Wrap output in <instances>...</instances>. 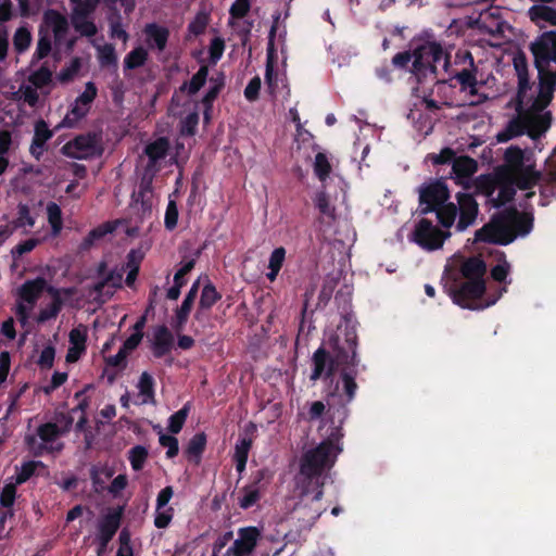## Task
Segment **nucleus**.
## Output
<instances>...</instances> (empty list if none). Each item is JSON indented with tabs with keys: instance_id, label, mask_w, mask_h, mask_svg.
Wrapping results in <instances>:
<instances>
[{
	"instance_id": "f257e3e1",
	"label": "nucleus",
	"mask_w": 556,
	"mask_h": 556,
	"mask_svg": "<svg viewBox=\"0 0 556 556\" xmlns=\"http://www.w3.org/2000/svg\"><path fill=\"white\" fill-rule=\"evenodd\" d=\"M323 435H327V439L303 452L300 470L294 478L293 493L299 501L294 504L293 510L307 528L312 527L325 510L320 500L326 472L333 466L342 451L340 426L333 427L329 433L327 430L324 431Z\"/></svg>"
},
{
	"instance_id": "f03ea898",
	"label": "nucleus",
	"mask_w": 556,
	"mask_h": 556,
	"mask_svg": "<svg viewBox=\"0 0 556 556\" xmlns=\"http://www.w3.org/2000/svg\"><path fill=\"white\" fill-rule=\"evenodd\" d=\"M312 361L314 369L311 380L313 381L323 376L331 377L339 366L345 365L348 367L342 370L331 396H338L341 405L350 403L354 399L357 389L356 372L350 369L358 363L356 359L355 328L348 320H343L337 327L334 333L326 334L323 346L315 351Z\"/></svg>"
},
{
	"instance_id": "7ed1b4c3",
	"label": "nucleus",
	"mask_w": 556,
	"mask_h": 556,
	"mask_svg": "<svg viewBox=\"0 0 556 556\" xmlns=\"http://www.w3.org/2000/svg\"><path fill=\"white\" fill-rule=\"evenodd\" d=\"M535 65L539 71V92L531 108L522 116L528 136L536 139L543 136L551 126L552 116L546 106L553 98L556 87V74L547 71L551 62L556 63V33L542 34L532 45Z\"/></svg>"
},
{
	"instance_id": "20e7f679",
	"label": "nucleus",
	"mask_w": 556,
	"mask_h": 556,
	"mask_svg": "<svg viewBox=\"0 0 556 556\" xmlns=\"http://www.w3.org/2000/svg\"><path fill=\"white\" fill-rule=\"evenodd\" d=\"M541 174L535 169L534 155L529 150L511 146L506 149L504 164L495 174L485 177L481 186H485V193L500 206L513 199L516 188L520 190L532 189L539 182Z\"/></svg>"
},
{
	"instance_id": "39448f33",
	"label": "nucleus",
	"mask_w": 556,
	"mask_h": 556,
	"mask_svg": "<svg viewBox=\"0 0 556 556\" xmlns=\"http://www.w3.org/2000/svg\"><path fill=\"white\" fill-rule=\"evenodd\" d=\"M446 277L454 280L450 287V293L455 304L470 309H482L493 305L501 293L492 299H482L485 290V264L479 257H470L466 261L459 255H454L447 262Z\"/></svg>"
},
{
	"instance_id": "423d86ee",
	"label": "nucleus",
	"mask_w": 556,
	"mask_h": 556,
	"mask_svg": "<svg viewBox=\"0 0 556 556\" xmlns=\"http://www.w3.org/2000/svg\"><path fill=\"white\" fill-rule=\"evenodd\" d=\"M448 199L450 191L442 180L430 181L419 188V201L424 213L434 211L443 228H451L459 215L456 228L458 231L466 230L475 223L478 215L476 200L468 193H458V206H456L447 202Z\"/></svg>"
},
{
	"instance_id": "0eeeda50",
	"label": "nucleus",
	"mask_w": 556,
	"mask_h": 556,
	"mask_svg": "<svg viewBox=\"0 0 556 556\" xmlns=\"http://www.w3.org/2000/svg\"><path fill=\"white\" fill-rule=\"evenodd\" d=\"M140 262L141 256L131 251L125 265L109 268L105 263H101L94 277L83 280L76 286L83 295V301L105 302L116 290L122 288L124 274H126L127 286H132L139 271Z\"/></svg>"
},
{
	"instance_id": "6e6552de",
	"label": "nucleus",
	"mask_w": 556,
	"mask_h": 556,
	"mask_svg": "<svg viewBox=\"0 0 556 556\" xmlns=\"http://www.w3.org/2000/svg\"><path fill=\"white\" fill-rule=\"evenodd\" d=\"M531 229L532 217L530 214L506 210L478 230L475 241L508 244L518 236H527Z\"/></svg>"
},
{
	"instance_id": "1a4fd4ad",
	"label": "nucleus",
	"mask_w": 556,
	"mask_h": 556,
	"mask_svg": "<svg viewBox=\"0 0 556 556\" xmlns=\"http://www.w3.org/2000/svg\"><path fill=\"white\" fill-rule=\"evenodd\" d=\"M412 62V72L418 80L430 77L434 80V73L439 66L446 70L447 59L442 48L435 42H426L413 53H397L393 58V64L399 67Z\"/></svg>"
},
{
	"instance_id": "9d476101",
	"label": "nucleus",
	"mask_w": 556,
	"mask_h": 556,
	"mask_svg": "<svg viewBox=\"0 0 556 556\" xmlns=\"http://www.w3.org/2000/svg\"><path fill=\"white\" fill-rule=\"evenodd\" d=\"M79 292L80 291L76 286L61 289L49 287V302L45 303L39 308L38 313L33 316L31 319L36 320L39 324H43L46 321L56 318L63 305L72 307L81 306L84 301L83 295Z\"/></svg>"
},
{
	"instance_id": "9b49d317",
	"label": "nucleus",
	"mask_w": 556,
	"mask_h": 556,
	"mask_svg": "<svg viewBox=\"0 0 556 556\" xmlns=\"http://www.w3.org/2000/svg\"><path fill=\"white\" fill-rule=\"evenodd\" d=\"M48 288L43 278L27 280L21 286L17 292L15 313L22 326H27L33 318L37 301L45 290L48 291Z\"/></svg>"
},
{
	"instance_id": "f8f14e48",
	"label": "nucleus",
	"mask_w": 556,
	"mask_h": 556,
	"mask_svg": "<svg viewBox=\"0 0 556 556\" xmlns=\"http://www.w3.org/2000/svg\"><path fill=\"white\" fill-rule=\"evenodd\" d=\"M525 66L526 64L522 58L515 59V67L519 74L518 104L521 110L525 109V112L520 114L519 119L511 121L504 131L497 134L496 138L497 141L500 142H506L509 139L520 136L525 132L528 135L527 127L522 122V116L531 108L532 103L530 104V99H528L527 97L528 80L522 74V70Z\"/></svg>"
},
{
	"instance_id": "ddd939ff",
	"label": "nucleus",
	"mask_w": 556,
	"mask_h": 556,
	"mask_svg": "<svg viewBox=\"0 0 556 556\" xmlns=\"http://www.w3.org/2000/svg\"><path fill=\"white\" fill-rule=\"evenodd\" d=\"M450 228L442 230L427 218H421L410 235V240L426 251H435L451 237Z\"/></svg>"
},
{
	"instance_id": "4468645a",
	"label": "nucleus",
	"mask_w": 556,
	"mask_h": 556,
	"mask_svg": "<svg viewBox=\"0 0 556 556\" xmlns=\"http://www.w3.org/2000/svg\"><path fill=\"white\" fill-rule=\"evenodd\" d=\"M478 28L488 36L484 40L492 47H498L503 43L506 31H509V25L501 17L498 9H489L482 12L477 22Z\"/></svg>"
},
{
	"instance_id": "2eb2a0df",
	"label": "nucleus",
	"mask_w": 556,
	"mask_h": 556,
	"mask_svg": "<svg viewBox=\"0 0 556 556\" xmlns=\"http://www.w3.org/2000/svg\"><path fill=\"white\" fill-rule=\"evenodd\" d=\"M286 63L280 60L274 49L273 38L270 37L267 48V63L265 80L269 92L276 96L281 89L286 88Z\"/></svg>"
},
{
	"instance_id": "dca6fc26",
	"label": "nucleus",
	"mask_w": 556,
	"mask_h": 556,
	"mask_svg": "<svg viewBox=\"0 0 556 556\" xmlns=\"http://www.w3.org/2000/svg\"><path fill=\"white\" fill-rule=\"evenodd\" d=\"M64 431L66 429L60 430L53 424L43 425L38 429L37 437L27 439L29 448L35 453L60 451L62 443L59 439Z\"/></svg>"
},
{
	"instance_id": "f3484780",
	"label": "nucleus",
	"mask_w": 556,
	"mask_h": 556,
	"mask_svg": "<svg viewBox=\"0 0 556 556\" xmlns=\"http://www.w3.org/2000/svg\"><path fill=\"white\" fill-rule=\"evenodd\" d=\"M101 151L100 139L96 135L78 136L62 148L64 155L78 160L98 155Z\"/></svg>"
},
{
	"instance_id": "a211bd4d",
	"label": "nucleus",
	"mask_w": 556,
	"mask_h": 556,
	"mask_svg": "<svg viewBox=\"0 0 556 556\" xmlns=\"http://www.w3.org/2000/svg\"><path fill=\"white\" fill-rule=\"evenodd\" d=\"M97 96V88L93 83H87L85 90L74 101L70 112L63 118L61 125L65 127L75 126L83 117L87 115L91 103Z\"/></svg>"
},
{
	"instance_id": "6ab92c4d",
	"label": "nucleus",
	"mask_w": 556,
	"mask_h": 556,
	"mask_svg": "<svg viewBox=\"0 0 556 556\" xmlns=\"http://www.w3.org/2000/svg\"><path fill=\"white\" fill-rule=\"evenodd\" d=\"M260 532L254 527L242 528L238 532V538L227 549V556H249L254 549Z\"/></svg>"
},
{
	"instance_id": "aec40b11",
	"label": "nucleus",
	"mask_w": 556,
	"mask_h": 556,
	"mask_svg": "<svg viewBox=\"0 0 556 556\" xmlns=\"http://www.w3.org/2000/svg\"><path fill=\"white\" fill-rule=\"evenodd\" d=\"M153 173L146 172L138 189L132 193V206L146 212L153 205V191L151 188Z\"/></svg>"
},
{
	"instance_id": "412c9836",
	"label": "nucleus",
	"mask_w": 556,
	"mask_h": 556,
	"mask_svg": "<svg viewBox=\"0 0 556 556\" xmlns=\"http://www.w3.org/2000/svg\"><path fill=\"white\" fill-rule=\"evenodd\" d=\"M87 328L85 326H77L72 329L68 336L70 346L66 353V363L77 362L86 352Z\"/></svg>"
},
{
	"instance_id": "4be33fe9",
	"label": "nucleus",
	"mask_w": 556,
	"mask_h": 556,
	"mask_svg": "<svg viewBox=\"0 0 556 556\" xmlns=\"http://www.w3.org/2000/svg\"><path fill=\"white\" fill-rule=\"evenodd\" d=\"M15 493V485L12 482H7L0 493V540L7 536L9 532L4 527V522L7 518L12 516Z\"/></svg>"
},
{
	"instance_id": "5701e85b",
	"label": "nucleus",
	"mask_w": 556,
	"mask_h": 556,
	"mask_svg": "<svg viewBox=\"0 0 556 556\" xmlns=\"http://www.w3.org/2000/svg\"><path fill=\"white\" fill-rule=\"evenodd\" d=\"M121 510H110L99 522L98 540L100 541L102 548H105L106 544L117 531L121 523Z\"/></svg>"
},
{
	"instance_id": "b1692460",
	"label": "nucleus",
	"mask_w": 556,
	"mask_h": 556,
	"mask_svg": "<svg viewBox=\"0 0 556 556\" xmlns=\"http://www.w3.org/2000/svg\"><path fill=\"white\" fill-rule=\"evenodd\" d=\"M67 20L54 10L47 11L43 16L41 31L52 33L55 41L64 39L67 31Z\"/></svg>"
},
{
	"instance_id": "393cba45",
	"label": "nucleus",
	"mask_w": 556,
	"mask_h": 556,
	"mask_svg": "<svg viewBox=\"0 0 556 556\" xmlns=\"http://www.w3.org/2000/svg\"><path fill=\"white\" fill-rule=\"evenodd\" d=\"M167 151L168 141L165 138H159L147 144L144 150L147 156L149 157L147 172L154 174L156 172L155 163L159 160L163 159L166 155Z\"/></svg>"
},
{
	"instance_id": "a878e982",
	"label": "nucleus",
	"mask_w": 556,
	"mask_h": 556,
	"mask_svg": "<svg viewBox=\"0 0 556 556\" xmlns=\"http://www.w3.org/2000/svg\"><path fill=\"white\" fill-rule=\"evenodd\" d=\"M529 16L540 28L548 25L556 26V9L546 5H533L529 9Z\"/></svg>"
},
{
	"instance_id": "bb28decb",
	"label": "nucleus",
	"mask_w": 556,
	"mask_h": 556,
	"mask_svg": "<svg viewBox=\"0 0 556 556\" xmlns=\"http://www.w3.org/2000/svg\"><path fill=\"white\" fill-rule=\"evenodd\" d=\"M154 382L148 372H142L137 383L138 394L134 400L137 405H146L154 403Z\"/></svg>"
},
{
	"instance_id": "cd10ccee",
	"label": "nucleus",
	"mask_w": 556,
	"mask_h": 556,
	"mask_svg": "<svg viewBox=\"0 0 556 556\" xmlns=\"http://www.w3.org/2000/svg\"><path fill=\"white\" fill-rule=\"evenodd\" d=\"M52 137V131L43 121L35 125L34 140L30 146V153L37 159L42 154L45 143Z\"/></svg>"
},
{
	"instance_id": "c85d7f7f",
	"label": "nucleus",
	"mask_w": 556,
	"mask_h": 556,
	"mask_svg": "<svg viewBox=\"0 0 556 556\" xmlns=\"http://www.w3.org/2000/svg\"><path fill=\"white\" fill-rule=\"evenodd\" d=\"M198 283V281L193 283L188 294L186 295L181 306L176 312L175 328L177 330H180L188 319L189 313L197 296Z\"/></svg>"
},
{
	"instance_id": "c756f323",
	"label": "nucleus",
	"mask_w": 556,
	"mask_h": 556,
	"mask_svg": "<svg viewBox=\"0 0 556 556\" xmlns=\"http://www.w3.org/2000/svg\"><path fill=\"white\" fill-rule=\"evenodd\" d=\"M455 79L456 81L459 84L460 86V91L465 94V96H472V97H477V99H472L469 101V104H477L481 101L480 97L476 94L477 90H476V85H477V80H476V77L472 75L471 72L467 71V70H464L462 72H459L456 76H455Z\"/></svg>"
},
{
	"instance_id": "7c9ffc66",
	"label": "nucleus",
	"mask_w": 556,
	"mask_h": 556,
	"mask_svg": "<svg viewBox=\"0 0 556 556\" xmlns=\"http://www.w3.org/2000/svg\"><path fill=\"white\" fill-rule=\"evenodd\" d=\"M114 473L115 470L106 464L94 466L91 471L94 490L97 492H102L108 488L109 480L113 477Z\"/></svg>"
},
{
	"instance_id": "2f4dec72",
	"label": "nucleus",
	"mask_w": 556,
	"mask_h": 556,
	"mask_svg": "<svg viewBox=\"0 0 556 556\" xmlns=\"http://www.w3.org/2000/svg\"><path fill=\"white\" fill-rule=\"evenodd\" d=\"M146 35L148 37V43L151 48H157L160 51L166 46L168 31L164 27L150 24L146 27Z\"/></svg>"
},
{
	"instance_id": "473e14b6",
	"label": "nucleus",
	"mask_w": 556,
	"mask_h": 556,
	"mask_svg": "<svg viewBox=\"0 0 556 556\" xmlns=\"http://www.w3.org/2000/svg\"><path fill=\"white\" fill-rule=\"evenodd\" d=\"M477 170V162L470 157L462 156L453 162V173L463 184V179L470 177Z\"/></svg>"
},
{
	"instance_id": "72a5a7b5",
	"label": "nucleus",
	"mask_w": 556,
	"mask_h": 556,
	"mask_svg": "<svg viewBox=\"0 0 556 556\" xmlns=\"http://www.w3.org/2000/svg\"><path fill=\"white\" fill-rule=\"evenodd\" d=\"M261 497V486L258 483H253L244 486L238 497L239 506L243 509H248L254 506Z\"/></svg>"
},
{
	"instance_id": "f704fd0d",
	"label": "nucleus",
	"mask_w": 556,
	"mask_h": 556,
	"mask_svg": "<svg viewBox=\"0 0 556 556\" xmlns=\"http://www.w3.org/2000/svg\"><path fill=\"white\" fill-rule=\"evenodd\" d=\"M89 14L73 11L72 22L77 31L81 35L91 37L97 33V27L92 21L88 18Z\"/></svg>"
},
{
	"instance_id": "c9c22d12",
	"label": "nucleus",
	"mask_w": 556,
	"mask_h": 556,
	"mask_svg": "<svg viewBox=\"0 0 556 556\" xmlns=\"http://www.w3.org/2000/svg\"><path fill=\"white\" fill-rule=\"evenodd\" d=\"M251 445H252V441L248 438L240 439L236 444L235 460H236L237 470L239 472H242L245 468Z\"/></svg>"
},
{
	"instance_id": "e433bc0d",
	"label": "nucleus",
	"mask_w": 556,
	"mask_h": 556,
	"mask_svg": "<svg viewBox=\"0 0 556 556\" xmlns=\"http://www.w3.org/2000/svg\"><path fill=\"white\" fill-rule=\"evenodd\" d=\"M142 339V332H134L124 343L123 348L118 351V353L111 357L110 363L114 366L118 365L126 355L135 350Z\"/></svg>"
},
{
	"instance_id": "4c0bfd02",
	"label": "nucleus",
	"mask_w": 556,
	"mask_h": 556,
	"mask_svg": "<svg viewBox=\"0 0 556 556\" xmlns=\"http://www.w3.org/2000/svg\"><path fill=\"white\" fill-rule=\"evenodd\" d=\"M47 217L51 226L52 233L54 236L59 235L63 227L62 212L60 206L55 203H49L47 205Z\"/></svg>"
},
{
	"instance_id": "58836bf2",
	"label": "nucleus",
	"mask_w": 556,
	"mask_h": 556,
	"mask_svg": "<svg viewBox=\"0 0 556 556\" xmlns=\"http://www.w3.org/2000/svg\"><path fill=\"white\" fill-rule=\"evenodd\" d=\"M206 444V438L203 433H197L191 438L187 447V455L189 458L198 462Z\"/></svg>"
},
{
	"instance_id": "ea45409f",
	"label": "nucleus",
	"mask_w": 556,
	"mask_h": 556,
	"mask_svg": "<svg viewBox=\"0 0 556 556\" xmlns=\"http://www.w3.org/2000/svg\"><path fill=\"white\" fill-rule=\"evenodd\" d=\"M331 172V164L325 153H317L314 161V173L319 180L324 181Z\"/></svg>"
},
{
	"instance_id": "a19ab883",
	"label": "nucleus",
	"mask_w": 556,
	"mask_h": 556,
	"mask_svg": "<svg viewBox=\"0 0 556 556\" xmlns=\"http://www.w3.org/2000/svg\"><path fill=\"white\" fill-rule=\"evenodd\" d=\"M35 225V218L30 214L29 208L25 204H20L15 219V227L24 230L30 229Z\"/></svg>"
},
{
	"instance_id": "79ce46f5",
	"label": "nucleus",
	"mask_w": 556,
	"mask_h": 556,
	"mask_svg": "<svg viewBox=\"0 0 556 556\" xmlns=\"http://www.w3.org/2000/svg\"><path fill=\"white\" fill-rule=\"evenodd\" d=\"M174 517V508L173 507H155L154 511V526L157 529L167 528Z\"/></svg>"
},
{
	"instance_id": "37998d69",
	"label": "nucleus",
	"mask_w": 556,
	"mask_h": 556,
	"mask_svg": "<svg viewBox=\"0 0 556 556\" xmlns=\"http://www.w3.org/2000/svg\"><path fill=\"white\" fill-rule=\"evenodd\" d=\"M219 299V294L216 291L215 287L211 283H207L203 287L201 298H200V308L208 309L211 308Z\"/></svg>"
},
{
	"instance_id": "c03bdc74",
	"label": "nucleus",
	"mask_w": 556,
	"mask_h": 556,
	"mask_svg": "<svg viewBox=\"0 0 556 556\" xmlns=\"http://www.w3.org/2000/svg\"><path fill=\"white\" fill-rule=\"evenodd\" d=\"M148 457V451L143 446H135L129 451V462L134 470H140Z\"/></svg>"
},
{
	"instance_id": "a18cd8bd",
	"label": "nucleus",
	"mask_w": 556,
	"mask_h": 556,
	"mask_svg": "<svg viewBox=\"0 0 556 556\" xmlns=\"http://www.w3.org/2000/svg\"><path fill=\"white\" fill-rule=\"evenodd\" d=\"M315 206L318 211L328 217H333L334 208L325 191H319L314 198Z\"/></svg>"
},
{
	"instance_id": "49530a36",
	"label": "nucleus",
	"mask_w": 556,
	"mask_h": 556,
	"mask_svg": "<svg viewBox=\"0 0 556 556\" xmlns=\"http://www.w3.org/2000/svg\"><path fill=\"white\" fill-rule=\"evenodd\" d=\"M147 55V50L142 47H138L127 54L125 58V65L128 68L138 67L144 63Z\"/></svg>"
},
{
	"instance_id": "de8ad7c7",
	"label": "nucleus",
	"mask_w": 556,
	"mask_h": 556,
	"mask_svg": "<svg viewBox=\"0 0 556 556\" xmlns=\"http://www.w3.org/2000/svg\"><path fill=\"white\" fill-rule=\"evenodd\" d=\"M30 41H31V35L27 28L21 27L16 30V33L14 35L13 43H14V48L17 51H20V52L25 51L29 47Z\"/></svg>"
},
{
	"instance_id": "09e8293b",
	"label": "nucleus",
	"mask_w": 556,
	"mask_h": 556,
	"mask_svg": "<svg viewBox=\"0 0 556 556\" xmlns=\"http://www.w3.org/2000/svg\"><path fill=\"white\" fill-rule=\"evenodd\" d=\"M159 441L162 446L167 448L166 456L168 458H173L178 454V440L175 437L165 434L160 431Z\"/></svg>"
},
{
	"instance_id": "8fccbe9b",
	"label": "nucleus",
	"mask_w": 556,
	"mask_h": 556,
	"mask_svg": "<svg viewBox=\"0 0 556 556\" xmlns=\"http://www.w3.org/2000/svg\"><path fill=\"white\" fill-rule=\"evenodd\" d=\"M187 415H188L187 407H184L180 410H178L177 413H175L174 415H172L168 420L169 431L173 433H178L181 430V428L186 421Z\"/></svg>"
},
{
	"instance_id": "3c124183",
	"label": "nucleus",
	"mask_w": 556,
	"mask_h": 556,
	"mask_svg": "<svg viewBox=\"0 0 556 556\" xmlns=\"http://www.w3.org/2000/svg\"><path fill=\"white\" fill-rule=\"evenodd\" d=\"M81 67V62L78 58L71 61L68 66H66L64 70H62L59 75L58 79L61 83H66L73 79V77L79 72Z\"/></svg>"
},
{
	"instance_id": "603ef678",
	"label": "nucleus",
	"mask_w": 556,
	"mask_h": 556,
	"mask_svg": "<svg viewBox=\"0 0 556 556\" xmlns=\"http://www.w3.org/2000/svg\"><path fill=\"white\" fill-rule=\"evenodd\" d=\"M51 72L45 67L35 72L30 77V84L36 88H42L51 81Z\"/></svg>"
},
{
	"instance_id": "864d4df0",
	"label": "nucleus",
	"mask_w": 556,
	"mask_h": 556,
	"mask_svg": "<svg viewBox=\"0 0 556 556\" xmlns=\"http://www.w3.org/2000/svg\"><path fill=\"white\" fill-rule=\"evenodd\" d=\"M98 58L101 64L110 65L116 62L115 51L113 46L105 43L103 46H99L98 48Z\"/></svg>"
},
{
	"instance_id": "5fc2aeb1",
	"label": "nucleus",
	"mask_w": 556,
	"mask_h": 556,
	"mask_svg": "<svg viewBox=\"0 0 556 556\" xmlns=\"http://www.w3.org/2000/svg\"><path fill=\"white\" fill-rule=\"evenodd\" d=\"M510 271V265L505 258H501L498 264L491 270L492 278L498 282L506 280Z\"/></svg>"
},
{
	"instance_id": "6e6d98bb",
	"label": "nucleus",
	"mask_w": 556,
	"mask_h": 556,
	"mask_svg": "<svg viewBox=\"0 0 556 556\" xmlns=\"http://www.w3.org/2000/svg\"><path fill=\"white\" fill-rule=\"evenodd\" d=\"M54 357L55 349L53 345L49 344L42 349L38 358V364L42 368H51L54 363Z\"/></svg>"
},
{
	"instance_id": "4d7b16f0",
	"label": "nucleus",
	"mask_w": 556,
	"mask_h": 556,
	"mask_svg": "<svg viewBox=\"0 0 556 556\" xmlns=\"http://www.w3.org/2000/svg\"><path fill=\"white\" fill-rule=\"evenodd\" d=\"M250 9L249 0H236L230 8L231 20L230 23L233 24L236 18H241L245 15V13Z\"/></svg>"
},
{
	"instance_id": "13d9d810",
	"label": "nucleus",
	"mask_w": 556,
	"mask_h": 556,
	"mask_svg": "<svg viewBox=\"0 0 556 556\" xmlns=\"http://www.w3.org/2000/svg\"><path fill=\"white\" fill-rule=\"evenodd\" d=\"M225 50V42L222 38L215 37L210 43V59L213 63H216L223 55Z\"/></svg>"
},
{
	"instance_id": "bf43d9fd",
	"label": "nucleus",
	"mask_w": 556,
	"mask_h": 556,
	"mask_svg": "<svg viewBox=\"0 0 556 556\" xmlns=\"http://www.w3.org/2000/svg\"><path fill=\"white\" fill-rule=\"evenodd\" d=\"M207 77V68L202 66L198 73L192 77L190 84L188 85L189 93H195L205 83Z\"/></svg>"
},
{
	"instance_id": "052dcab7",
	"label": "nucleus",
	"mask_w": 556,
	"mask_h": 556,
	"mask_svg": "<svg viewBox=\"0 0 556 556\" xmlns=\"http://www.w3.org/2000/svg\"><path fill=\"white\" fill-rule=\"evenodd\" d=\"M119 547L116 556H134L132 547L130 545V535L126 530L119 533Z\"/></svg>"
},
{
	"instance_id": "680f3d73",
	"label": "nucleus",
	"mask_w": 556,
	"mask_h": 556,
	"mask_svg": "<svg viewBox=\"0 0 556 556\" xmlns=\"http://www.w3.org/2000/svg\"><path fill=\"white\" fill-rule=\"evenodd\" d=\"M199 122L198 113L190 112L181 122V134L193 135Z\"/></svg>"
},
{
	"instance_id": "e2e57ef3",
	"label": "nucleus",
	"mask_w": 556,
	"mask_h": 556,
	"mask_svg": "<svg viewBox=\"0 0 556 556\" xmlns=\"http://www.w3.org/2000/svg\"><path fill=\"white\" fill-rule=\"evenodd\" d=\"M285 258H286L285 248L280 247V248L275 249L269 256L268 268H277L280 270V268L285 262Z\"/></svg>"
},
{
	"instance_id": "0e129e2a",
	"label": "nucleus",
	"mask_w": 556,
	"mask_h": 556,
	"mask_svg": "<svg viewBox=\"0 0 556 556\" xmlns=\"http://www.w3.org/2000/svg\"><path fill=\"white\" fill-rule=\"evenodd\" d=\"M36 466H37V463H35V462L25 463L22 466L20 472L17 473L15 481H11V482L14 483V485H16L17 483L25 482L34 473Z\"/></svg>"
},
{
	"instance_id": "69168bd1",
	"label": "nucleus",
	"mask_w": 556,
	"mask_h": 556,
	"mask_svg": "<svg viewBox=\"0 0 556 556\" xmlns=\"http://www.w3.org/2000/svg\"><path fill=\"white\" fill-rule=\"evenodd\" d=\"M178 210L174 201H169L165 213V225L168 229H173L177 225Z\"/></svg>"
},
{
	"instance_id": "338daca9",
	"label": "nucleus",
	"mask_w": 556,
	"mask_h": 556,
	"mask_svg": "<svg viewBox=\"0 0 556 556\" xmlns=\"http://www.w3.org/2000/svg\"><path fill=\"white\" fill-rule=\"evenodd\" d=\"M101 0H78L73 11L78 13L90 14L94 11Z\"/></svg>"
},
{
	"instance_id": "774afa93",
	"label": "nucleus",
	"mask_w": 556,
	"mask_h": 556,
	"mask_svg": "<svg viewBox=\"0 0 556 556\" xmlns=\"http://www.w3.org/2000/svg\"><path fill=\"white\" fill-rule=\"evenodd\" d=\"M51 50V40L46 36H41L38 40L34 56L38 60L47 56Z\"/></svg>"
}]
</instances>
